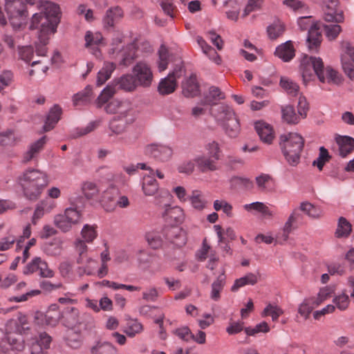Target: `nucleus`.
<instances>
[{"instance_id":"nucleus-11","label":"nucleus","mask_w":354,"mask_h":354,"mask_svg":"<svg viewBox=\"0 0 354 354\" xmlns=\"http://www.w3.org/2000/svg\"><path fill=\"white\" fill-rule=\"evenodd\" d=\"M24 341L21 335L8 333L0 344V351L9 354V350L21 351L24 348Z\"/></svg>"},{"instance_id":"nucleus-58","label":"nucleus","mask_w":354,"mask_h":354,"mask_svg":"<svg viewBox=\"0 0 354 354\" xmlns=\"http://www.w3.org/2000/svg\"><path fill=\"white\" fill-rule=\"evenodd\" d=\"M146 239L148 242V244L153 249H158L160 248L162 245V239L158 233L156 232H151L148 233L146 235Z\"/></svg>"},{"instance_id":"nucleus-38","label":"nucleus","mask_w":354,"mask_h":354,"mask_svg":"<svg viewBox=\"0 0 354 354\" xmlns=\"http://www.w3.org/2000/svg\"><path fill=\"white\" fill-rule=\"evenodd\" d=\"M40 316L44 317L47 325L53 326L58 323L61 317V314L57 310V305L54 304L49 308L44 315L41 314Z\"/></svg>"},{"instance_id":"nucleus-50","label":"nucleus","mask_w":354,"mask_h":354,"mask_svg":"<svg viewBox=\"0 0 354 354\" xmlns=\"http://www.w3.org/2000/svg\"><path fill=\"white\" fill-rule=\"evenodd\" d=\"M325 82L339 85L342 82V77L339 73L330 67L324 68Z\"/></svg>"},{"instance_id":"nucleus-52","label":"nucleus","mask_w":354,"mask_h":354,"mask_svg":"<svg viewBox=\"0 0 354 354\" xmlns=\"http://www.w3.org/2000/svg\"><path fill=\"white\" fill-rule=\"evenodd\" d=\"M159 61H158V70L159 71H165L168 66V63L169 62V56L168 53V50L165 46H161L159 50Z\"/></svg>"},{"instance_id":"nucleus-26","label":"nucleus","mask_w":354,"mask_h":354,"mask_svg":"<svg viewBox=\"0 0 354 354\" xmlns=\"http://www.w3.org/2000/svg\"><path fill=\"white\" fill-rule=\"evenodd\" d=\"M339 146V155L345 158L354 150V138L349 136H339L336 138Z\"/></svg>"},{"instance_id":"nucleus-20","label":"nucleus","mask_w":354,"mask_h":354,"mask_svg":"<svg viewBox=\"0 0 354 354\" xmlns=\"http://www.w3.org/2000/svg\"><path fill=\"white\" fill-rule=\"evenodd\" d=\"M123 17L122 9L118 6L106 10L102 21L105 28H113Z\"/></svg>"},{"instance_id":"nucleus-45","label":"nucleus","mask_w":354,"mask_h":354,"mask_svg":"<svg viewBox=\"0 0 354 354\" xmlns=\"http://www.w3.org/2000/svg\"><path fill=\"white\" fill-rule=\"evenodd\" d=\"M67 344L73 348H78L82 344V337L80 333L70 329L67 330L66 335Z\"/></svg>"},{"instance_id":"nucleus-46","label":"nucleus","mask_w":354,"mask_h":354,"mask_svg":"<svg viewBox=\"0 0 354 354\" xmlns=\"http://www.w3.org/2000/svg\"><path fill=\"white\" fill-rule=\"evenodd\" d=\"M324 17L329 22L341 23L344 21L343 12L339 9H324Z\"/></svg>"},{"instance_id":"nucleus-51","label":"nucleus","mask_w":354,"mask_h":354,"mask_svg":"<svg viewBox=\"0 0 354 354\" xmlns=\"http://www.w3.org/2000/svg\"><path fill=\"white\" fill-rule=\"evenodd\" d=\"M55 225L62 232L71 230L73 224L66 217L65 214L57 215L54 218Z\"/></svg>"},{"instance_id":"nucleus-3","label":"nucleus","mask_w":354,"mask_h":354,"mask_svg":"<svg viewBox=\"0 0 354 354\" xmlns=\"http://www.w3.org/2000/svg\"><path fill=\"white\" fill-rule=\"evenodd\" d=\"M117 88L113 84H108L100 93L95 101L97 108L104 106V111L108 114H116L118 118H127L131 115L133 106L131 102L125 99L110 100L116 93Z\"/></svg>"},{"instance_id":"nucleus-48","label":"nucleus","mask_w":354,"mask_h":354,"mask_svg":"<svg viewBox=\"0 0 354 354\" xmlns=\"http://www.w3.org/2000/svg\"><path fill=\"white\" fill-rule=\"evenodd\" d=\"M315 302L314 301V298L306 299L299 306L298 313L304 317L305 319H307L313 309L315 308Z\"/></svg>"},{"instance_id":"nucleus-19","label":"nucleus","mask_w":354,"mask_h":354,"mask_svg":"<svg viewBox=\"0 0 354 354\" xmlns=\"http://www.w3.org/2000/svg\"><path fill=\"white\" fill-rule=\"evenodd\" d=\"M165 221L171 225H178L184 221L185 215L183 209L178 207H170L166 209L164 215Z\"/></svg>"},{"instance_id":"nucleus-60","label":"nucleus","mask_w":354,"mask_h":354,"mask_svg":"<svg viewBox=\"0 0 354 354\" xmlns=\"http://www.w3.org/2000/svg\"><path fill=\"white\" fill-rule=\"evenodd\" d=\"M324 30L330 40L335 39L342 31V28L337 24L324 25Z\"/></svg>"},{"instance_id":"nucleus-55","label":"nucleus","mask_w":354,"mask_h":354,"mask_svg":"<svg viewBox=\"0 0 354 354\" xmlns=\"http://www.w3.org/2000/svg\"><path fill=\"white\" fill-rule=\"evenodd\" d=\"M283 313V311L280 307L277 306H273L272 304H268L264 308L262 313V316L270 315L272 317V321H277Z\"/></svg>"},{"instance_id":"nucleus-37","label":"nucleus","mask_w":354,"mask_h":354,"mask_svg":"<svg viewBox=\"0 0 354 354\" xmlns=\"http://www.w3.org/2000/svg\"><path fill=\"white\" fill-rule=\"evenodd\" d=\"M225 94L221 89L216 86H212L209 87L208 93L205 95V104H215L216 101L223 100Z\"/></svg>"},{"instance_id":"nucleus-14","label":"nucleus","mask_w":354,"mask_h":354,"mask_svg":"<svg viewBox=\"0 0 354 354\" xmlns=\"http://www.w3.org/2000/svg\"><path fill=\"white\" fill-rule=\"evenodd\" d=\"M85 47L95 57L100 56L99 47L103 44V37L99 32L88 30L84 36Z\"/></svg>"},{"instance_id":"nucleus-21","label":"nucleus","mask_w":354,"mask_h":354,"mask_svg":"<svg viewBox=\"0 0 354 354\" xmlns=\"http://www.w3.org/2000/svg\"><path fill=\"white\" fill-rule=\"evenodd\" d=\"M62 112L61 107L57 104H55L50 109L43 127L44 131H50L55 127L60 119Z\"/></svg>"},{"instance_id":"nucleus-8","label":"nucleus","mask_w":354,"mask_h":354,"mask_svg":"<svg viewBox=\"0 0 354 354\" xmlns=\"http://www.w3.org/2000/svg\"><path fill=\"white\" fill-rule=\"evenodd\" d=\"M341 62L348 77L354 80V46L348 41L341 42Z\"/></svg>"},{"instance_id":"nucleus-4","label":"nucleus","mask_w":354,"mask_h":354,"mask_svg":"<svg viewBox=\"0 0 354 354\" xmlns=\"http://www.w3.org/2000/svg\"><path fill=\"white\" fill-rule=\"evenodd\" d=\"M279 145L285 159L291 166H296L300 160L304 146V138L297 133L281 135Z\"/></svg>"},{"instance_id":"nucleus-43","label":"nucleus","mask_w":354,"mask_h":354,"mask_svg":"<svg viewBox=\"0 0 354 354\" xmlns=\"http://www.w3.org/2000/svg\"><path fill=\"white\" fill-rule=\"evenodd\" d=\"M285 31V26L280 21H274L267 28V32L270 39H276L281 36Z\"/></svg>"},{"instance_id":"nucleus-22","label":"nucleus","mask_w":354,"mask_h":354,"mask_svg":"<svg viewBox=\"0 0 354 354\" xmlns=\"http://www.w3.org/2000/svg\"><path fill=\"white\" fill-rule=\"evenodd\" d=\"M259 278V272L257 273H252V272H248L243 277L236 279L234 281V284L231 287V291L232 292H236L238 290L245 286L250 285L254 286L255 285Z\"/></svg>"},{"instance_id":"nucleus-16","label":"nucleus","mask_w":354,"mask_h":354,"mask_svg":"<svg viewBox=\"0 0 354 354\" xmlns=\"http://www.w3.org/2000/svg\"><path fill=\"white\" fill-rule=\"evenodd\" d=\"M255 129L263 142L270 144L272 142L274 134L270 124L263 121H258L255 123Z\"/></svg>"},{"instance_id":"nucleus-41","label":"nucleus","mask_w":354,"mask_h":354,"mask_svg":"<svg viewBox=\"0 0 354 354\" xmlns=\"http://www.w3.org/2000/svg\"><path fill=\"white\" fill-rule=\"evenodd\" d=\"M281 87L288 94L295 96L299 91V85L287 77H281L280 80Z\"/></svg>"},{"instance_id":"nucleus-56","label":"nucleus","mask_w":354,"mask_h":354,"mask_svg":"<svg viewBox=\"0 0 354 354\" xmlns=\"http://www.w3.org/2000/svg\"><path fill=\"white\" fill-rule=\"evenodd\" d=\"M333 301L339 310H344L348 307L350 299L348 295L344 292L335 297Z\"/></svg>"},{"instance_id":"nucleus-59","label":"nucleus","mask_w":354,"mask_h":354,"mask_svg":"<svg viewBox=\"0 0 354 354\" xmlns=\"http://www.w3.org/2000/svg\"><path fill=\"white\" fill-rule=\"evenodd\" d=\"M330 156L326 149L324 147L319 148L318 158L313 161V165H316L319 170H322L324 165L329 160Z\"/></svg>"},{"instance_id":"nucleus-47","label":"nucleus","mask_w":354,"mask_h":354,"mask_svg":"<svg viewBox=\"0 0 354 354\" xmlns=\"http://www.w3.org/2000/svg\"><path fill=\"white\" fill-rule=\"evenodd\" d=\"M300 209L308 216L317 218L322 214V211L318 207L313 205L308 202H303L300 205Z\"/></svg>"},{"instance_id":"nucleus-10","label":"nucleus","mask_w":354,"mask_h":354,"mask_svg":"<svg viewBox=\"0 0 354 354\" xmlns=\"http://www.w3.org/2000/svg\"><path fill=\"white\" fill-rule=\"evenodd\" d=\"M183 74L182 63L179 62L174 70L160 82L158 88L159 93L161 95H168L173 93L176 87V80L180 78Z\"/></svg>"},{"instance_id":"nucleus-12","label":"nucleus","mask_w":354,"mask_h":354,"mask_svg":"<svg viewBox=\"0 0 354 354\" xmlns=\"http://www.w3.org/2000/svg\"><path fill=\"white\" fill-rule=\"evenodd\" d=\"M145 153L158 160L165 162L169 160L171 158L173 150L167 145L151 144L146 147Z\"/></svg>"},{"instance_id":"nucleus-15","label":"nucleus","mask_w":354,"mask_h":354,"mask_svg":"<svg viewBox=\"0 0 354 354\" xmlns=\"http://www.w3.org/2000/svg\"><path fill=\"white\" fill-rule=\"evenodd\" d=\"M119 190L111 186L104 190L101 197V203L107 211H111L116 207V199L119 196Z\"/></svg>"},{"instance_id":"nucleus-61","label":"nucleus","mask_w":354,"mask_h":354,"mask_svg":"<svg viewBox=\"0 0 354 354\" xmlns=\"http://www.w3.org/2000/svg\"><path fill=\"white\" fill-rule=\"evenodd\" d=\"M86 243H88L86 241L81 239H77L74 242L75 250L79 254L77 263H81L83 256L87 252L88 247Z\"/></svg>"},{"instance_id":"nucleus-36","label":"nucleus","mask_w":354,"mask_h":354,"mask_svg":"<svg viewBox=\"0 0 354 354\" xmlns=\"http://www.w3.org/2000/svg\"><path fill=\"white\" fill-rule=\"evenodd\" d=\"M189 200L192 207L197 210L203 209L207 205V201L204 198L202 192L198 189H194L192 192Z\"/></svg>"},{"instance_id":"nucleus-6","label":"nucleus","mask_w":354,"mask_h":354,"mask_svg":"<svg viewBox=\"0 0 354 354\" xmlns=\"http://www.w3.org/2000/svg\"><path fill=\"white\" fill-rule=\"evenodd\" d=\"M299 71L305 84L310 81L315 75L322 82H325L324 66L320 57L304 55L301 59Z\"/></svg>"},{"instance_id":"nucleus-42","label":"nucleus","mask_w":354,"mask_h":354,"mask_svg":"<svg viewBox=\"0 0 354 354\" xmlns=\"http://www.w3.org/2000/svg\"><path fill=\"white\" fill-rule=\"evenodd\" d=\"M93 354H115L117 350L111 343L97 342L91 349Z\"/></svg>"},{"instance_id":"nucleus-44","label":"nucleus","mask_w":354,"mask_h":354,"mask_svg":"<svg viewBox=\"0 0 354 354\" xmlns=\"http://www.w3.org/2000/svg\"><path fill=\"white\" fill-rule=\"evenodd\" d=\"M321 35L315 27L311 26L308 30L307 42L310 50L316 49L321 42Z\"/></svg>"},{"instance_id":"nucleus-62","label":"nucleus","mask_w":354,"mask_h":354,"mask_svg":"<svg viewBox=\"0 0 354 354\" xmlns=\"http://www.w3.org/2000/svg\"><path fill=\"white\" fill-rule=\"evenodd\" d=\"M41 260V257H34L29 263L26 264L23 270V273L26 275L33 274L38 271V268Z\"/></svg>"},{"instance_id":"nucleus-17","label":"nucleus","mask_w":354,"mask_h":354,"mask_svg":"<svg viewBox=\"0 0 354 354\" xmlns=\"http://www.w3.org/2000/svg\"><path fill=\"white\" fill-rule=\"evenodd\" d=\"M274 55L283 62H290L295 56V50L292 42L291 41H287L278 46L276 48Z\"/></svg>"},{"instance_id":"nucleus-25","label":"nucleus","mask_w":354,"mask_h":354,"mask_svg":"<svg viewBox=\"0 0 354 354\" xmlns=\"http://www.w3.org/2000/svg\"><path fill=\"white\" fill-rule=\"evenodd\" d=\"M183 93L187 97H192L198 95L199 85L195 75H192L183 84Z\"/></svg>"},{"instance_id":"nucleus-31","label":"nucleus","mask_w":354,"mask_h":354,"mask_svg":"<svg viewBox=\"0 0 354 354\" xmlns=\"http://www.w3.org/2000/svg\"><path fill=\"white\" fill-rule=\"evenodd\" d=\"M93 99L92 87L87 86L85 88L73 96L74 106L84 105L89 103Z\"/></svg>"},{"instance_id":"nucleus-39","label":"nucleus","mask_w":354,"mask_h":354,"mask_svg":"<svg viewBox=\"0 0 354 354\" xmlns=\"http://www.w3.org/2000/svg\"><path fill=\"white\" fill-rule=\"evenodd\" d=\"M126 118H114L109 123V129L115 135H120L124 133L127 127Z\"/></svg>"},{"instance_id":"nucleus-35","label":"nucleus","mask_w":354,"mask_h":354,"mask_svg":"<svg viewBox=\"0 0 354 354\" xmlns=\"http://www.w3.org/2000/svg\"><path fill=\"white\" fill-rule=\"evenodd\" d=\"M223 126L225 133L230 138H236L240 132L239 121L235 115L225 121Z\"/></svg>"},{"instance_id":"nucleus-32","label":"nucleus","mask_w":354,"mask_h":354,"mask_svg":"<svg viewBox=\"0 0 354 354\" xmlns=\"http://www.w3.org/2000/svg\"><path fill=\"white\" fill-rule=\"evenodd\" d=\"M43 249L44 252L48 256H59L63 250V241L59 239H55L52 241L45 243Z\"/></svg>"},{"instance_id":"nucleus-2","label":"nucleus","mask_w":354,"mask_h":354,"mask_svg":"<svg viewBox=\"0 0 354 354\" xmlns=\"http://www.w3.org/2000/svg\"><path fill=\"white\" fill-rule=\"evenodd\" d=\"M42 14L35 13L32 18L30 29L39 28V38L42 42L46 43L48 35L56 31L60 20V10L55 3L46 1L41 6Z\"/></svg>"},{"instance_id":"nucleus-40","label":"nucleus","mask_w":354,"mask_h":354,"mask_svg":"<svg viewBox=\"0 0 354 354\" xmlns=\"http://www.w3.org/2000/svg\"><path fill=\"white\" fill-rule=\"evenodd\" d=\"M97 226L95 225L85 224L81 230L82 240L91 243L97 236Z\"/></svg>"},{"instance_id":"nucleus-23","label":"nucleus","mask_w":354,"mask_h":354,"mask_svg":"<svg viewBox=\"0 0 354 354\" xmlns=\"http://www.w3.org/2000/svg\"><path fill=\"white\" fill-rule=\"evenodd\" d=\"M114 83L115 84L112 83L111 84L114 85L115 87L118 86L119 88L128 92L135 91L138 86L133 74L124 75L117 80H115Z\"/></svg>"},{"instance_id":"nucleus-64","label":"nucleus","mask_w":354,"mask_h":354,"mask_svg":"<svg viewBox=\"0 0 354 354\" xmlns=\"http://www.w3.org/2000/svg\"><path fill=\"white\" fill-rule=\"evenodd\" d=\"M34 55V50L31 46H22L19 48V56L25 62L31 61Z\"/></svg>"},{"instance_id":"nucleus-5","label":"nucleus","mask_w":354,"mask_h":354,"mask_svg":"<svg viewBox=\"0 0 354 354\" xmlns=\"http://www.w3.org/2000/svg\"><path fill=\"white\" fill-rule=\"evenodd\" d=\"M204 149L207 156L201 154L194 157L196 167L202 173L218 170V161L222 155L220 144L216 140H209L205 142Z\"/></svg>"},{"instance_id":"nucleus-1","label":"nucleus","mask_w":354,"mask_h":354,"mask_svg":"<svg viewBox=\"0 0 354 354\" xmlns=\"http://www.w3.org/2000/svg\"><path fill=\"white\" fill-rule=\"evenodd\" d=\"M16 182L21 187L23 196L31 201L38 200L49 183L46 172L32 167L23 171L17 177Z\"/></svg>"},{"instance_id":"nucleus-18","label":"nucleus","mask_w":354,"mask_h":354,"mask_svg":"<svg viewBox=\"0 0 354 354\" xmlns=\"http://www.w3.org/2000/svg\"><path fill=\"white\" fill-rule=\"evenodd\" d=\"M211 113L217 121L223 122L235 115L231 107L225 104H216L214 107L211 109Z\"/></svg>"},{"instance_id":"nucleus-33","label":"nucleus","mask_w":354,"mask_h":354,"mask_svg":"<svg viewBox=\"0 0 354 354\" xmlns=\"http://www.w3.org/2000/svg\"><path fill=\"white\" fill-rule=\"evenodd\" d=\"M115 66L112 62H106L104 64L102 69L98 72L97 76V85L104 84L111 76L114 71Z\"/></svg>"},{"instance_id":"nucleus-49","label":"nucleus","mask_w":354,"mask_h":354,"mask_svg":"<svg viewBox=\"0 0 354 354\" xmlns=\"http://www.w3.org/2000/svg\"><path fill=\"white\" fill-rule=\"evenodd\" d=\"M351 232V225L344 217H340L339 219L338 227L336 230V236L337 237L348 236Z\"/></svg>"},{"instance_id":"nucleus-53","label":"nucleus","mask_w":354,"mask_h":354,"mask_svg":"<svg viewBox=\"0 0 354 354\" xmlns=\"http://www.w3.org/2000/svg\"><path fill=\"white\" fill-rule=\"evenodd\" d=\"M335 290L333 286H326L323 288H321L317 294V298L314 301L315 302V306L319 305L321 303L331 297L334 294Z\"/></svg>"},{"instance_id":"nucleus-24","label":"nucleus","mask_w":354,"mask_h":354,"mask_svg":"<svg viewBox=\"0 0 354 354\" xmlns=\"http://www.w3.org/2000/svg\"><path fill=\"white\" fill-rule=\"evenodd\" d=\"M226 283V276L224 271L219 274L216 279L211 285L209 297L214 301H218L221 299V292Z\"/></svg>"},{"instance_id":"nucleus-57","label":"nucleus","mask_w":354,"mask_h":354,"mask_svg":"<svg viewBox=\"0 0 354 354\" xmlns=\"http://www.w3.org/2000/svg\"><path fill=\"white\" fill-rule=\"evenodd\" d=\"M272 180V177L267 174H261L255 178L256 184L261 192H265L267 190L268 187Z\"/></svg>"},{"instance_id":"nucleus-7","label":"nucleus","mask_w":354,"mask_h":354,"mask_svg":"<svg viewBox=\"0 0 354 354\" xmlns=\"http://www.w3.org/2000/svg\"><path fill=\"white\" fill-rule=\"evenodd\" d=\"M5 8L13 28H20L27 17L26 7L23 0H7Z\"/></svg>"},{"instance_id":"nucleus-13","label":"nucleus","mask_w":354,"mask_h":354,"mask_svg":"<svg viewBox=\"0 0 354 354\" xmlns=\"http://www.w3.org/2000/svg\"><path fill=\"white\" fill-rule=\"evenodd\" d=\"M163 234L166 239L178 247H182L186 243V232L178 226L171 225L165 227Z\"/></svg>"},{"instance_id":"nucleus-54","label":"nucleus","mask_w":354,"mask_h":354,"mask_svg":"<svg viewBox=\"0 0 354 354\" xmlns=\"http://www.w3.org/2000/svg\"><path fill=\"white\" fill-rule=\"evenodd\" d=\"M82 189L83 194L87 198H93L99 192L96 184L89 181H86L82 184Z\"/></svg>"},{"instance_id":"nucleus-28","label":"nucleus","mask_w":354,"mask_h":354,"mask_svg":"<svg viewBox=\"0 0 354 354\" xmlns=\"http://www.w3.org/2000/svg\"><path fill=\"white\" fill-rule=\"evenodd\" d=\"M196 41L204 54L209 57V58L217 64L221 62V58L217 52L209 45L207 44L205 39L201 37H196Z\"/></svg>"},{"instance_id":"nucleus-27","label":"nucleus","mask_w":354,"mask_h":354,"mask_svg":"<svg viewBox=\"0 0 354 354\" xmlns=\"http://www.w3.org/2000/svg\"><path fill=\"white\" fill-rule=\"evenodd\" d=\"M121 64L129 66L137 57V48L134 44H130L119 52Z\"/></svg>"},{"instance_id":"nucleus-29","label":"nucleus","mask_w":354,"mask_h":354,"mask_svg":"<svg viewBox=\"0 0 354 354\" xmlns=\"http://www.w3.org/2000/svg\"><path fill=\"white\" fill-rule=\"evenodd\" d=\"M142 189L145 196H153L158 191L159 185L151 176H145L142 182Z\"/></svg>"},{"instance_id":"nucleus-9","label":"nucleus","mask_w":354,"mask_h":354,"mask_svg":"<svg viewBox=\"0 0 354 354\" xmlns=\"http://www.w3.org/2000/svg\"><path fill=\"white\" fill-rule=\"evenodd\" d=\"M132 74L138 86L149 87L152 83L153 75L151 67L145 62L137 63L132 69Z\"/></svg>"},{"instance_id":"nucleus-63","label":"nucleus","mask_w":354,"mask_h":354,"mask_svg":"<svg viewBox=\"0 0 354 354\" xmlns=\"http://www.w3.org/2000/svg\"><path fill=\"white\" fill-rule=\"evenodd\" d=\"M39 275L43 278H53L55 272L48 267L47 262L41 259L38 268Z\"/></svg>"},{"instance_id":"nucleus-30","label":"nucleus","mask_w":354,"mask_h":354,"mask_svg":"<svg viewBox=\"0 0 354 354\" xmlns=\"http://www.w3.org/2000/svg\"><path fill=\"white\" fill-rule=\"evenodd\" d=\"M20 141L13 130L7 129L0 132V146L3 148L12 147Z\"/></svg>"},{"instance_id":"nucleus-34","label":"nucleus","mask_w":354,"mask_h":354,"mask_svg":"<svg viewBox=\"0 0 354 354\" xmlns=\"http://www.w3.org/2000/svg\"><path fill=\"white\" fill-rule=\"evenodd\" d=\"M282 120L288 124H295L299 123L300 118L295 113V109L291 105L281 106Z\"/></svg>"}]
</instances>
